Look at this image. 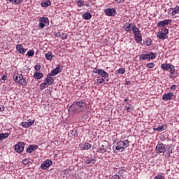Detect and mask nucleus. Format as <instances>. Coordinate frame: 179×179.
<instances>
[{"mask_svg":"<svg viewBox=\"0 0 179 179\" xmlns=\"http://www.w3.org/2000/svg\"><path fill=\"white\" fill-rule=\"evenodd\" d=\"M86 103L83 101L74 102L71 106L70 110L73 113H80L86 110Z\"/></svg>","mask_w":179,"mask_h":179,"instance_id":"f257e3e1","label":"nucleus"},{"mask_svg":"<svg viewBox=\"0 0 179 179\" xmlns=\"http://www.w3.org/2000/svg\"><path fill=\"white\" fill-rule=\"evenodd\" d=\"M129 146V141L124 140L123 141H119L113 150L115 153H120V152H124L127 148Z\"/></svg>","mask_w":179,"mask_h":179,"instance_id":"f03ea898","label":"nucleus"},{"mask_svg":"<svg viewBox=\"0 0 179 179\" xmlns=\"http://www.w3.org/2000/svg\"><path fill=\"white\" fill-rule=\"evenodd\" d=\"M13 79L16 83H19L20 85H22V86H27V82L26 81V79L23 78V76L15 74L13 76Z\"/></svg>","mask_w":179,"mask_h":179,"instance_id":"7ed1b4c3","label":"nucleus"},{"mask_svg":"<svg viewBox=\"0 0 179 179\" xmlns=\"http://www.w3.org/2000/svg\"><path fill=\"white\" fill-rule=\"evenodd\" d=\"M132 31L134 34L136 41L137 43H141V41H142V36L141 35V31H139V29L134 25L132 27Z\"/></svg>","mask_w":179,"mask_h":179,"instance_id":"20e7f679","label":"nucleus"},{"mask_svg":"<svg viewBox=\"0 0 179 179\" xmlns=\"http://www.w3.org/2000/svg\"><path fill=\"white\" fill-rule=\"evenodd\" d=\"M156 58V55L153 52H150L148 54H142L140 55V59L144 61L145 59H155Z\"/></svg>","mask_w":179,"mask_h":179,"instance_id":"39448f33","label":"nucleus"},{"mask_svg":"<svg viewBox=\"0 0 179 179\" xmlns=\"http://www.w3.org/2000/svg\"><path fill=\"white\" fill-rule=\"evenodd\" d=\"M155 150L158 155L166 153V146L163 143H159L157 145Z\"/></svg>","mask_w":179,"mask_h":179,"instance_id":"423d86ee","label":"nucleus"},{"mask_svg":"<svg viewBox=\"0 0 179 179\" xmlns=\"http://www.w3.org/2000/svg\"><path fill=\"white\" fill-rule=\"evenodd\" d=\"M107 149H108V142L104 141L102 142L101 147L98 148V152H99V153H106Z\"/></svg>","mask_w":179,"mask_h":179,"instance_id":"0eeeda50","label":"nucleus"},{"mask_svg":"<svg viewBox=\"0 0 179 179\" xmlns=\"http://www.w3.org/2000/svg\"><path fill=\"white\" fill-rule=\"evenodd\" d=\"M15 152H17V153H22V152L24 150V143L20 142L15 145Z\"/></svg>","mask_w":179,"mask_h":179,"instance_id":"6e6552de","label":"nucleus"},{"mask_svg":"<svg viewBox=\"0 0 179 179\" xmlns=\"http://www.w3.org/2000/svg\"><path fill=\"white\" fill-rule=\"evenodd\" d=\"M106 16H115L117 15V10L115 8H107L104 10Z\"/></svg>","mask_w":179,"mask_h":179,"instance_id":"1a4fd4ad","label":"nucleus"},{"mask_svg":"<svg viewBox=\"0 0 179 179\" xmlns=\"http://www.w3.org/2000/svg\"><path fill=\"white\" fill-rule=\"evenodd\" d=\"M174 96V93L168 92L162 96V100L164 101H168V100H172Z\"/></svg>","mask_w":179,"mask_h":179,"instance_id":"9d476101","label":"nucleus"},{"mask_svg":"<svg viewBox=\"0 0 179 179\" xmlns=\"http://www.w3.org/2000/svg\"><path fill=\"white\" fill-rule=\"evenodd\" d=\"M38 149V145H29L28 148H27V153H33L34 150Z\"/></svg>","mask_w":179,"mask_h":179,"instance_id":"9b49d317","label":"nucleus"},{"mask_svg":"<svg viewBox=\"0 0 179 179\" xmlns=\"http://www.w3.org/2000/svg\"><path fill=\"white\" fill-rule=\"evenodd\" d=\"M170 22H171V20H165L164 21H160L159 22H158L157 26L158 27H166V26H167Z\"/></svg>","mask_w":179,"mask_h":179,"instance_id":"f8f14e48","label":"nucleus"},{"mask_svg":"<svg viewBox=\"0 0 179 179\" xmlns=\"http://www.w3.org/2000/svg\"><path fill=\"white\" fill-rule=\"evenodd\" d=\"M59 72H61V68H59V66H57L55 69L52 70L50 73H48V76H55V75H58Z\"/></svg>","mask_w":179,"mask_h":179,"instance_id":"ddd939ff","label":"nucleus"},{"mask_svg":"<svg viewBox=\"0 0 179 179\" xmlns=\"http://www.w3.org/2000/svg\"><path fill=\"white\" fill-rule=\"evenodd\" d=\"M22 125L24 128H29V127H31V125H34V120H29L28 122H22Z\"/></svg>","mask_w":179,"mask_h":179,"instance_id":"4468645a","label":"nucleus"},{"mask_svg":"<svg viewBox=\"0 0 179 179\" xmlns=\"http://www.w3.org/2000/svg\"><path fill=\"white\" fill-rule=\"evenodd\" d=\"M16 50L17 52H20V54H25L26 51H27V49L23 48V45L21 44H18L16 45Z\"/></svg>","mask_w":179,"mask_h":179,"instance_id":"2eb2a0df","label":"nucleus"},{"mask_svg":"<svg viewBox=\"0 0 179 179\" xmlns=\"http://www.w3.org/2000/svg\"><path fill=\"white\" fill-rule=\"evenodd\" d=\"M98 73V75L101 76V78H108V73L106 72L104 70L100 69Z\"/></svg>","mask_w":179,"mask_h":179,"instance_id":"dca6fc26","label":"nucleus"},{"mask_svg":"<svg viewBox=\"0 0 179 179\" xmlns=\"http://www.w3.org/2000/svg\"><path fill=\"white\" fill-rule=\"evenodd\" d=\"M45 81H46V85H48L49 86L52 85V83H54V78L50 76H48L46 78H45Z\"/></svg>","mask_w":179,"mask_h":179,"instance_id":"f3484780","label":"nucleus"},{"mask_svg":"<svg viewBox=\"0 0 179 179\" xmlns=\"http://www.w3.org/2000/svg\"><path fill=\"white\" fill-rule=\"evenodd\" d=\"M173 150H174V148H173L171 145H170L167 149V152H166V157H171V153H173Z\"/></svg>","mask_w":179,"mask_h":179,"instance_id":"a211bd4d","label":"nucleus"},{"mask_svg":"<svg viewBox=\"0 0 179 179\" xmlns=\"http://www.w3.org/2000/svg\"><path fill=\"white\" fill-rule=\"evenodd\" d=\"M158 38H160L161 40H166L167 38V35H165L162 31H159L157 34Z\"/></svg>","mask_w":179,"mask_h":179,"instance_id":"6ab92c4d","label":"nucleus"},{"mask_svg":"<svg viewBox=\"0 0 179 179\" xmlns=\"http://www.w3.org/2000/svg\"><path fill=\"white\" fill-rule=\"evenodd\" d=\"M171 66V64H162L161 66L162 69H163V71H169L170 68Z\"/></svg>","mask_w":179,"mask_h":179,"instance_id":"aec40b11","label":"nucleus"},{"mask_svg":"<svg viewBox=\"0 0 179 179\" xmlns=\"http://www.w3.org/2000/svg\"><path fill=\"white\" fill-rule=\"evenodd\" d=\"M170 12H172V15H177L179 13V6H176L175 8H170Z\"/></svg>","mask_w":179,"mask_h":179,"instance_id":"412c9836","label":"nucleus"},{"mask_svg":"<svg viewBox=\"0 0 179 179\" xmlns=\"http://www.w3.org/2000/svg\"><path fill=\"white\" fill-rule=\"evenodd\" d=\"M83 17L85 20H89V19H92V14L90 13H85L83 15Z\"/></svg>","mask_w":179,"mask_h":179,"instance_id":"4be33fe9","label":"nucleus"},{"mask_svg":"<svg viewBox=\"0 0 179 179\" xmlns=\"http://www.w3.org/2000/svg\"><path fill=\"white\" fill-rule=\"evenodd\" d=\"M43 76H44L43 75V73H38V72H36V73H34V78L35 79H41V78H43Z\"/></svg>","mask_w":179,"mask_h":179,"instance_id":"5701e85b","label":"nucleus"},{"mask_svg":"<svg viewBox=\"0 0 179 179\" xmlns=\"http://www.w3.org/2000/svg\"><path fill=\"white\" fill-rule=\"evenodd\" d=\"M8 133L0 134V141H3V139H6V138H8Z\"/></svg>","mask_w":179,"mask_h":179,"instance_id":"b1692460","label":"nucleus"},{"mask_svg":"<svg viewBox=\"0 0 179 179\" xmlns=\"http://www.w3.org/2000/svg\"><path fill=\"white\" fill-rule=\"evenodd\" d=\"M54 56L52 55V52H48V53L45 54V58L46 59H48V61H51V59Z\"/></svg>","mask_w":179,"mask_h":179,"instance_id":"393cba45","label":"nucleus"},{"mask_svg":"<svg viewBox=\"0 0 179 179\" xmlns=\"http://www.w3.org/2000/svg\"><path fill=\"white\" fill-rule=\"evenodd\" d=\"M92 148V145L89 143H85L83 148L84 149V150H89V149H90Z\"/></svg>","mask_w":179,"mask_h":179,"instance_id":"a878e982","label":"nucleus"},{"mask_svg":"<svg viewBox=\"0 0 179 179\" xmlns=\"http://www.w3.org/2000/svg\"><path fill=\"white\" fill-rule=\"evenodd\" d=\"M9 1V2H11L12 3H15L16 5H20L22 2H23V0H7Z\"/></svg>","mask_w":179,"mask_h":179,"instance_id":"bb28decb","label":"nucleus"},{"mask_svg":"<svg viewBox=\"0 0 179 179\" xmlns=\"http://www.w3.org/2000/svg\"><path fill=\"white\" fill-rule=\"evenodd\" d=\"M154 131H157L158 132H162V131H164V126H159L158 127H154Z\"/></svg>","mask_w":179,"mask_h":179,"instance_id":"cd10ccee","label":"nucleus"},{"mask_svg":"<svg viewBox=\"0 0 179 179\" xmlns=\"http://www.w3.org/2000/svg\"><path fill=\"white\" fill-rule=\"evenodd\" d=\"M52 165V161L50 159L45 160V169H48V167H50Z\"/></svg>","mask_w":179,"mask_h":179,"instance_id":"c85d7f7f","label":"nucleus"},{"mask_svg":"<svg viewBox=\"0 0 179 179\" xmlns=\"http://www.w3.org/2000/svg\"><path fill=\"white\" fill-rule=\"evenodd\" d=\"M124 27H125L124 28L125 31H131V24L126 23Z\"/></svg>","mask_w":179,"mask_h":179,"instance_id":"c756f323","label":"nucleus"},{"mask_svg":"<svg viewBox=\"0 0 179 179\" xmlns=\"http://www.w3.org/2000/svg\"><path fill=\"white\" fill-rule=\"evenodd\" d=\"M169 69H170L171 75H174V73L176 72V69H175L174 66L171 64V68Z\"/></svg>","mask_w":179,"mask_h":179,"instance_id":"7c9ffc66","label":"nucleus"},{"mask_svg":"<svg viewBox=\"0 0 179 179\" xmlns=\"http://www.w3.org/2000/svg\"><path fill=\"white\" fill-rule=\"evenodd\" d=\"M60 38H62V40H65L68 38V35L66 34L62 33L60 34Z\"/></svg>","mask_w":179,"mask_h":179,"instance_id":"2f4dec72","label":"nucleus"},{"mask_svg":"<svg viewBox=\"0 0 179 179\" xmlns=\"http://www.w3.org/2000/svg\"><path fill=\"white\" fill-rule=\"evenodd\" d=\"M161 32L167 36V34H169V29L166 28H162Z\"/></svg>","mask_w":179,"mask_h":179,"instance_id":"473e14b6","label":"nucleus"},{"mask_svg":"<svg viewBox=\"0 0 179 179\" xmlns=\"http://www.w3.org/2000/svg\"><path fill=\"white\" fill-rule=\"evenodd\" d=\"M27 55L28 57H33L34 55V50H29L27 52Z\"/></svg>","mask_w":179,"mask_h":179,"instance_id":"72a5a7b5","label":"nucleus"},{"mask_svg":"<svg viewBox=\"0 0 179 179\" xmlns=\"http://www.w3.org/2000/svg\"><path fill=\"white\" fill-rule=\"evenodd\" d=\"M118 73H120L121 75H124L125 73V69L124 68H120L117 71Z\"/></svg>","mask_w":179,"mask_h":179,"instance_id":"f704fd0d","label":"nucleus"},{"mask_svg":"<svg viewBox=\"0 0 179 179\" xmlns=\"http://www.w3.org/2000/svg\"><path fill=\"white\" fill-rule=\"evenodd\" d=\"M104 82H106V80H104V78H99L97 79V83H104Z\"/></svg>","mask_w":179,"mask_h":179,"instance_id":"c9c22d12","label":"nucleus"},{"mask_svg":"<svg viewBox=\"0 0 179 179\" xmlns=\"http://www.w3.org/2000/svg\"><path fill=\"white\" fill-rule=\"evenodd\" d=\"M77 3H78V6H85V3L82 1H77Z\"/></svg>","mask_w":179,"mask_h":179,"instance_id":"e433bc0d","label":"nucleus"},{"mask_svg":"<svg viewBox=\"0 0 179 179\" xmlns=\"http://www.w3.org/2000/svg\"><path fill=\"white\" fill-rule=\"evenodd\" d=\"M40 87H41V90H44L45 89V82L41 84Z\"/></svg>","mask_w":179,"mask_h":179,"instance_id":"4c0bfd02","label":"nucleus"},{"mask_svg":"<svg viewBox=\"0 0 179 179\" xmlns=\"http://www.w3.org/2000/svg\"><path fill=\"white\" fill-rule=\"evenodd\" d=\"M152 40L148 39L146 41L145 44L146 45H152Z\"/></svg>","mask_w":179,"mask_h":179,"instance_id":"58836bf2","label":"nucleus"},{"mask_svg":"<svg viewBox=\"0 0 179 179\" xmlns=\"http://www.w3.org/2000/svg\"><path fill=\"white\" fill-rule=\"evenodd\" d=\"M147 66L150 69L155 68V64L153 63H148Z\"/></svg>","mask_w":179,"mask_h":179,"instance_id":"ea45409f","label":"nucleus"},{"mask_svg":"<svg viewBox=\"0 0 179 179\" xmlns=\"http://www.w3.org/2000/svg\"><path fill=\"white\" fill-rule=\"evenodd\" d=\"M85 163H86L87 164H90V163H92V160L90 159V158L87 157V158L85 159Z\"/></svg>","mask_w":179,"mask_h":179,"instance_id":"a19ab883","label":"nucleus"},{"mask_svg":"<svg viewBox=\"0 0 179 179\" xmlns=\"http://www.w3.org/2000/svg\"><path fill=\"white\" fill-rule=\"evenodd\" d=\"M154 179H164V176H163L162 175H158Z\"/></svg>","mask_w":179,"mask_h":179,"instance_id":"79ce46f5","label":"nucleus"},{"mask_svg":"<svg viewBox=\"0 0 179 179\" xmlns=\"http://www.w3.org/2000/svg\"><path fill=\"white\" fill-rule=\"evenodd\" d=\"M51 6V1L50 0L45 1V6Z\"/></svg>","mask_w":179,"mask_h":179,"instance_id":"37998d69","label":"nucleus"},{"mask_svg":"<svg viewBox=\"0 0 179 179\" xmlns=\"http://www.w3.org/2000/svg\"><path fill=\"white\" fill-rule=\"evenodd\" d=\"M90 160H91V163L92 164H94L96 163V158L95 157H93V158H90Z\"/></svg>","mask_w":179,"mask_h":179,"instance_id":"c03bdc74","label":"nucleus"},{"mask_svg":"<svg viewBox=\"0 0 179 179\" xmlns=\"http://www.w3.org/2000/svg\"><path fill=\"white\" fill-rule=\"evenodd\" d=\"M23 164H24L25 166H27V164H29V159H24L22 161Z\"/></svg>","mask_w":179,"mask_h":179,"instance_id":"a18cd8bd","label":"nucleus"},{"mask_svg":"<svg viewBox=\"0 0 179 179\" xmlns=\"http://www.w3.org/2000/svg\"><path fill=\"white\" fill-rule=\"evenodd\" d=\"M41 169H43V170H45V161H44L41 166Z\"/></svg>","mask_w":179,"mask_h":179,"instance_id":"49530a36","label":"nucleus"},{"mask_svg":"<svg viewBox=\"0 0 179 179\" xmlns=\"http://www.w3.org/2000/svg\"><path fill=\"white\" fill-rule=\"evenodd\" d=\"M39 21L41 22V23H45V17H41Z\"/></svg>","mask_w":179,"mask_h":179,"instance_id":"de8ad7c7","label":"nucleus"},{"mask_svg":"<svg viewBox=\"0 0 179 179\" xmlns=\"http://www.w3.org/2000/svg\"><path fill=\"white\" fill-rule=\"evenodd\" d=\"M100 71V69H97V68H94L93 70L94 73H98L99 74V71Z\"/></svg>","mask_w":179,"mask_h":179,"instance_id":"09e8293b","label":"nucleus"},{"mask_svg":"<svg viewBox=\"0 0 179 179\" xmlns=\"http://www.w3.org/2000/svg\"><path fill=\"white\" fill-rule=\"evenodd\" d=\"M41 69V66L40 65H36L35 66V70L36 71H40Z\"/></svg>","mask_w":179,"mask_h":179,"instance_id":"8fccbe9b","label":"nucleus"},{"mask_svg":"<svg viewBox=\"0 0 179 179\" xmlns=\"http://www.w3.org/2000/svg\"><path fill=\"white\" fill-rule=\"evenodd\" d=\"M45 26V24H44L43 22H40L39 23V27H41V29L44 28Z\"/></svg>","mask_w":179,"mask_h":179,"instance_id":"3c124183","label":"nucleus"},{"mask_svg":"<svg viewBox=\"0 0 179 179\" xmlns=\"http://www.w3.org/2000/svg\"><path fill=\"white\" fill-rule=\"evenodd\" d=\"M5 110V106H3V105H1L0 106V111H4Z\"/></svg>","mask_w":179,"mask_h":179,"instance_id":"603ef678","label":"nucleus"},{"mask_svg":"<svg viewBox=\"0 0 179 179\" xmlns=\"http://www.w3.org/2000/svg\"><path fill=\"white\" fill-rule=\"evenodd\" d=\"M45 24L46 26L50 24V20H48V17H45Z\"/></svg>","mask_w":179,"mask_h":179,"instance_id":"864d4df0","label":"nucleus"},{"mask_svg":"<svg viewBox=\"0 0 179 179\" xmlns=\"http://www.w3.org/2000/svg\"><path fill=\"white\" fill-rule=\"evenodd\" d=\"M55 36L57 37V38H59L61 37V33L58 32L57 34H55Z\"/></svg>","mask_w":179,"mask_h":179,"instance_id":"5fc2aeb1","label":"nucleus"},{"mask_svg":"<svg viewBox=\"0 0 179 179\" xmlns=\"http://www.w3.org/2000/svg\"><path fill=\"white\" fill-rule=\"evenodd\" d=\"M171 90H176L177 89V85H172L171 87Z\"/></svg>","mask_w":179,"mask_h":179,"instance_id":"6e6d98bb","label":"nucleus"},{"mask_svg":"<svg viewBox=\"0 0 179 179\" xmlns=\"http://www.w3.org/2000/svg\"><path fill=\"white\" fill-rule=\"evenodd\" d=\"M1 80H6V76H3L1 77Z\"/></svg>","mask_w":179,"mask_h":179,"instance_id":"4d7b16f0","label":"nucleus"},{"mask_svg":"<svg viewBox=\"0 0 179 179\" xmlns=\"http://www.w3.org/2000/svg\"><path fill=\"white\" fill-rule=\"evenodd\" d=\"M126 110L128 113H131V107H127Z\"/></svg>","mask_w":179,"mask_h":179,"instance_id":"13d9d810","label":"nucleus"},{"mask_svg":"<svg viewBox=\"0 0 179 179\" xmlns=\"http://www.w3.org/2000/svg\"><path fill=\"white\" fill-rule=\"evenodd\" d=\"M41 6H43V8H45V2H43L41 3Z\"/></svg>","mask_w":179,"mask_h":179,"instance_id":"bf43d9fd","label":"nucleus"},{"mask_svg":"<svg viewBox=\"0 0 179 179\" xmlns=\"http://www.w3.org/2000/svg\"><path fill=\"white\" fill-rule=\"evenodd\" d=\"M122 0H115V2H117V3H121Z\"/></svg>","mask_w":179,"mask_h":179,"instance_id":"052dcab7","label":"nucleus"},{"mask_svg":"<svg viewBox=\"0 0 179 179\" xmlns=\"http://www.w3.org/2000/svg\"><path fill=\"white\" fill-rule=\"evenodd\" d=\"M126 85H131V81L126 82Z\"/></svg>","mask_w":179,"mask_h":179,"instance_id":"680f3d73","label":"nucleus"},{"mask_svg":"<svg viewBox=\"0 0 179 179\" xmlns=\"http://www.w3.org/2000/svg\"><path fill=\"white\" fill-rule=\"evenodd\" d=\"M129 99H125L124 100V101L125 102V103H127V101H128Z\"/></svg>","mask_w":179,"mask_h":179,"instance_id":"e2e57ef3","label":"nucleus"},{"mask_svg":"<svg viewBox=\"0 0 179 179\" xmlns=\"http://www.w3.org/2000/svg\"><path fill=\"white\" fill-rule=\"evenodd\" d=\"M48 94H49V95L51 94V91L48 90Z\"/></svg>","mask_w":179,"mask_h":179,"instance_id":"0e129e2a","label":"nucleus"},{"mask_svg":"<svg viewBox=\"0 0 179 179\" xmlns=\"http://www.w3.org/2000/svg\"><path fill=\"white\" fill-rule=\"evenodd\" d=\"M0 82H1V78H0Z\"/></svg>","mask_w":179,"mask_h":179,"instance_id":"69168bd1","label":"nucleus"}]
</instances>
